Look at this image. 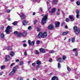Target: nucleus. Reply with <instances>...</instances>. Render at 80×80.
<instances>
[{
    "mask_svg": "<svg viewBox=\"0 0 80 80\" xmlns=\"http://www.w3.org/2000/svg\"><path fill=\"white\" fill-rule=\"evenodd\" d=\"M48 17V14H46L45 15L44 17L42 19V25L45 24L46 23V22H47V18Z\"/></svg>",
    "mask_w": 80,
    "mask_h": 80,
    "instance_id": "1",
    "label": "nucleus"
},
{
    "mask_svg": "<svg viewBox=\"0 0 80 80\" xmlns=\"http://www.w3.org/2000/svg\"><path fill=\"white\" fill-rule=\"evenodd\" d=\"M73 30L74 32L76 33V35H78L79 33H80V29L76 26H74L73 27Z\"/></svg>",
    "mask_w": 80,
    "mask_h": 80,
    "instance_id": "2",
    "label": "nucleus"
},
{
    "mask_svg": "<svg viewBox=\"0 0 80 80\" xmlns=\"http://www.w3.org/2000/svg\"><path fill=\"white\" fill-rule=\"evenodd\" d=\"M16 70H17V68H16V67H13V68L12 71L9 74V75H13L14 73L15 72Z\"/></svg>",
    "mask_w": 80,
    "mask_h": 80,
    "instance_id": "3",
    "label": "nucleus"
},
{
    "mask_svg": "<svg viewBox=\"0 0 80 80\" xmlns=\"http://www.w3.org/2000/svg\"><path fill=\"white\" fill-rule=\"evenodd\" d=\"M12 28V27L11 26H8L7 27L6 30H5V32L7 34H8L9 33V32H10V29Z\"/></svg>",
    "mask_w": 80,
    "mask_h": 80,
    "instance_id": "4",
    "label": "nucleus"
},
{
    "mask_svg": "<svg viewBox=\"0 0 80 80\" xmlns=\"http://www.w3.org/2000/svg\"><path fill=\"white\" fill-rule=\"evenodd\" d=\"M10 60V57L9 56H6L5 58V61L6 62H8Z\"/></svg>",
    "mask_w": 80,
    "mask_h": 80,
    "instance_id": "5",
    "label": "nucleus"
},
{
    "mask_svg": "<svg viewBox=\"0 0 80 80\" xmlns=\"http://www.w3.org/2000/svg\"><path fill=\"white\" fill-rule=\"evenodd\" d=\"M53 28H54V26L52 24L49 25L48 27V28L49 30H52L53 29Z\"/></svg>",
    "mask_w": 80,
    "mask_h": 80,
    "instance_id": "6",
    "label": "nucleus"
},
{
    "mask_svg": "<svg viewBox=\"0 0 80 80\" xmlns=\"http://www.w3.org/2000/svg\"><path fill=\"white\" fill-rule=\"evenodd\" d=\"M47 37V32H45L42 34V38H46Z\"/></svg>",
    "mask_w": 80,
    "mask_h": 80,
    "instance_id": "7",
    "label": "nucleus"
},
{
    "mask_svg": "<svg viewBox=\"0 0 80 80\" xmlns=\"http://www.w3.org/2000/svg\"><path fill=\"white\" fill-rule=\"evenodd\" d=\"M39 51L40 52H42V53H45V50L42 48L39 49Z\"/></svg>",
    "mask_w": 80,
    "mask_h": 80,
    "instance_id": "8",
    "label": "nucleus"
},
{
    "mask_svg": "<svg viewBox=\"0 0 80 80\" xmlns=\"http://www.w3.org/2000/svg\"><path fill=\"white\" fill-rule=\"evenodd\" d=\"M60 23L59 22H55V25L56 27H59V26H60Z\"/></svg>",
    "mask_w": 80,
    "mask_h": 80,
    "instance_id": "9",
    "label": "nucleus"
},
{
    "mask_svg": "<svg viewBox=\"0 0 80 80\" xmlns=\"http://www.w3.org/2000/svg\"><path fill=\"white\" fill-rule=\"evenodd\" d=\"M20 16V17L22 19H24L25 18V16L24 14H22L21 15L20 14H18Z\"/></svg>",
    "mask_w": 80,
    "mask_h": 80,
    "instance_id": "10",
    "label": "nucleus"
},
{
    "mask_svg": "<svg viewBox=\"0 0 80 80\" xmlns=\"http://www.w3.org/2000/svg\"><path fill=\"white\" fill-rule=\"evenodd\" d=\"M42 32H40L39 33L38 35V38H42Z\"/></svg>",
    "mask_w": 80,
    "mask_h": 80,
    "instance_id": "11",
    "label": "nucleus"
},
{
    "mask_svg": "<svg viewBox=\"0 0 80 80\" xmlns=\"http://www.w3.org/2000/svg\"><path fill=\"white\" fill-rule=\"evenodd\" d=\"M69 18L71 19V21H73L74 20V19L73 18H74V16L73 15H69Z\"/></svg>",
    "mask_w": 80,
    "mask_h": 80,
    "instance_id": "12",
    "label": "nucleus"
},
{
    "mask_svg": "<svg viewBox=\"0 0 80 80\" xmlns=\"http://www.w3.org/2000/svg\"><path fill=\"white\" fill-rule=\"evenodd\" d=\"M27 35V32H24L22 33V36H24V37H26Z\"/></svg>",
    "mask_w": 80,
    "mask_h": 80,
    "instance_id": "13",
    "label": "nucleus"
},
{
    "mask_svg": "<svg viewBox=\"0 0 80 80\" xmlns=\"http://www.w3.org/2000/svg\"><path fill=\"white\" fill-rule=\"evenodd\" d=\"M58 78L56 76L53 77L52 78V80H58Z\"/></svg>",
    "mask_w": 80,
    "mask_h": 80,
    "instance_id": "14",
    "label": "nucleus"
},
{
    "mask_svg": "<svg viewBox=\"0 0 80 80\" xmlns=\"http://www.w3.org/2000/svg\"><path fill=\"white\" fill-rule=\"evenodd\" d=\"M23 25H26L27 23V22H26V21L24 20L22 22Z\"/></svg>",
    "mask_w": 80,
    "mask_h": 80,
    "instance_id": "15",
    "label": "nucleus"
},
{
    "mask_svg": "<svg viewBox=\"0 0 80 80\" xmlns=\"http://www.w3.org/2000/svg\"><path fill=\"white\" fill-rule=\"evenodd\" d=\"M4 37H5V35H4V34L3 33H2L1 34V38H4Z\"/></svg>",
    "mask_w": 80,
    "mask_h": 80,
    "instance_id": "16",
    "label": "nucleus"
},
{
    "mask_svg": "<svg viewBox=\"0 0 80 80\" xmlns=\"http://www.w3.org/2000/svg\"><path fill=\"white\" fill-rule=\"evenodd\" d=\"M68 32H64L62 33V35H67V34H68Z\"/></svg>",
    "mask_w": 80,
    "mask_h": 80,
    "instance_id": "17",
    "label": "nucleus"
},
{
    "mask_svg": "<svg viewBox=\"0 0 80 80\" xmlns=\"http://www.w3.org/2000/svg\"><path fill=\"white\" fill-rule=\"evenodd\" d=\"M56 10V8H54L52 9L51 12H50V13H54L55 12V11Z\"/></svg>",
    "mask_w": 80,
    "mask_h": 80,
    "instance_id": "18",
    "label": "nucleus"
},
{
    "mask_svg": "<svg viewBox=\"0 0 80 80\" xmlns=\"http://www.w3.org/2000/svg\"><path fill=\"white\" fill-rule=\"evenodd\" d=\"M35 43V41H32V42H31V43H30V44H29L30 45H32L33 46L34 45V44Z\"/></svg>",
    "mask_w": 80,
    "mask_h": 80,
    "instance_id": "19",
    "label": "nucleus"
},
{
    "mask_svg": "<svg viewBox=\"0 0 80 80\" xmlns=\"http://www.w3.org/2000/svg\"><path fill=\"white\" fill-rule=\"evenodd\" d=\"M62 60V58H59L58 59V62H62L61 61V60Z\"/></svg>",
    "mask_w": 80,
    "mask_h": 80,
    "instance_id": "20",
    "label": "nucleus"
},
{
    "mask_svg": "<svg viewBox=\"0 0 80 80\" xmlns=\"http://www.w3.org/2000/svg\"><path fill=\"white\" fill-rule=\"evenodd\" d=\"M52 3L53 4H57V0H53Z\"/></svg>",
    "mask_w": 80,
    "mask_h": 80,
    "instance_id": "21",
    "label": "nucleus"
},
{
    "mask_svg": "<svg viewBox=\"0 0 80 80\" xmlns=\"http://www.w3.org/2000/svg\"><path fill=\"white\" fill-rule=\"evenodd\" d=\"M18 37H21V36H22V33H20L18 34Z\"/></svg>",
    "mask_w": 80,
    "mask_h": 80,
    "instance_id": "22",
    "label": "nucleus"
},
{
    "mask_svg": "<svg viewBox=\"0 0 80 80\" xmlns=\"http://www.w3.org/2000/svg\"><path fill=\"white\" fill-rule=\"evenodd\" d=\"M76 4H77V5H78V6H79V5H80V2L79 1H77L76 2Z\"/></svg>",
    "mask_w": 80,
    "mask_h": 80,
    "instance_id": "23",
    "label": "nucleus"
},
{
    "mask_svg": "<svg viewBox=\"0 0 80 80\" xmlns=\"http://www.w3.org/2000/svg\"><path fill=\"white\" fill-rule=\"evenodd\" d=\"M76 13L77 14H79L80 13V11L78 10H77L76 11Z\"/></svg>",
    "mask_w": 80,
    "mask_h": 80,
    "instance_id": "24",
    "label": "nucleus"
},
{
    "mask_svg": "<svg viewBox=\"0 0 80 80\" xmlns=\"http://www.w3.org/2000/svg\"><path fill=\"white\" fill-rule=\"evenodd\" d=\"M36 64L37 65H40V64H41V62L39 61H38L36 62Z\"/></svg>",
    "mask_w": 80,
    "mask_h": 80,
    "instance_id": "25",
    "label": "nucleus"
},
{
    "mask_svg": "<svg viewBox=\"0 0 80 80\" xmlns=\"http://www.w3.org/2000/svg\"><path fill=\"white\" fill-rule=\"evenodd\" d=\"M4 68H5V66L4 65L2 66L1 67V69L2 70H3V69H4Z\"/></svg>",
    "mask_w": 80,
    "mask_h": 80,
    "instance_id": "26",
    "label": "nucleus"
},
{
    "mask_svg": "<svg viewBox=\"0 0 80 80\" xmlns=\"http://www.w3.org/2000/svg\"><path fill=\"white\" fill-rule=\"evenodd\" d=\"M34 53L36 54H37V55H38L39 54V53L38 52V51H37V50H36L35 51Z\"/></svg>",
    "mask_w": 80,
    "mask_h": 80,
    "instance_id": "27",
    "label": "nucleus"
},
{
    "mask_svg": "<svg viewBox=\"0 0 80 80\" xmlns=\"http://www.w3.org/2000/svg\"><path fill=\"white\" fill-rule=\"evenodd\" d=\"M58 68H60V67H61V65H60V64L59 63H58Z\"/></svg>",
    "mask_w": 80,
    "mask_h": 80,
    "instance_id": "28",
    "label": "nucleus"
},
{
    "mask_svg": "<svg viewBox=\"0 0 80 80\" xmlns=\"http://www.w3.org/2000/svg\"><path fill=\"white\" fill-rule=\"evenodd\" d=\"M7 49L8 50H12V48L10 47H8L7 48Z\"/></svg>",
    "mask_w": 80,
    "mask_h": 80,
    "instance_id": "29",
    "label": "nucleus"
},
{
    "mask_svg": "<svg viewBox=\"0 0 80 80\" xmlns=\"http://www.w3.org/2000/svg\"><path fill=\"white\" fill-rule=\"evenodd\" d=\"M17 23V22L15 21L14 22L12 23V25H15Z\"/></svg>",
    "mask_w": 80,
    "mask_h": 80,
    "instance_id": "30",
    "label": "nucleus"
},
{
    "mask_svg": "<svg viewBox=\"0 0 80 80\" xmlns=\"http://www.w3.org/2000/svg\"><path fill=\"white\" fill-rule=\"evenodd\" d=\"M11 55L13 57V55H14V52H11Z\"/></svg>",
    "mask_w": 80,
    "mask_h": 80,
    "instance_id": "31",
    "label": "nucleus"
},
{
    "mask_svg": "<svg viewBox=\"0 0 80 80\" xmlns=\"http://www.w3.org/2000/svg\"><path fill=\"white\" fill-rule=\"evenodd\" d=\"M65 25V23L64 22H63L61 24L62 27H63V26H64Z\"/></svg>",
    "mask_w": 80,
    "mask_h": 80,
    "instance_id": "32",
    "label": "nucleus"
},
{
    "mask_svg": "<svg viewBox=\"0 0 80 80\" xmlns=\"http://www.w3.org/2000/svg\"><path fill=\"white\" fill-rule=\"evenodd\" d=\"M28 30H30L31 29H32V27L31 26H29L28 28Z\"/></svg>",
    "mask_w": 80,
    "mask_h": 80,
    "instance_id": "33",
    "label": "nucleus"
},
{
    "mask_svg": "<svg viewBox=\"0 0 80 80\" xmlns=\"http://www.w3.org/2000/svg\"><path fill=\"white\" fill-rule=\"evenodd\" d=\"M79 17H80V14H78L76 15V17L78 18H79Z\"/></svg>",
    "mask_w": 80,
    "mask_h": 80,
    "instance_id": "34",
    "label": "nucleus"
},
{
    "mask_svg": "<svg viewBox=\"0 0 80 80\" xmlns=\"http://www.w3.org/2000/svg\"><path fill=\"white\" fill-rule=\"evenodd\" d=\"M40 12H43V8H40Z\"/></svg>",
    "mask_w": 80,
    "mask_h": 80,
    "instance_id": "35",
    "label": "nucleus"
},
{
    "mask_svg": "<svg viewBox=\"0 0 80 80\" xmlns=\"http://www.w3.org/2000/svg\"><path fill=\"white\" fill-rule=\"evenodd\" d=\"M77 48H74L72 50V52H76L77 51Z\"/></svg>",
    "mask_w": 80,
    "mask_h": 80,
    "instance_id": "36",
    "label": "nucleus"
},
{
    "mask_svg": "<svg viewBox=\"0 0 80 80\" xmlns=\"http://www.w3.org/2000/svg\"><path fill=\"white\" fill-rule=\"evenodd\" d=\"M38 22V21H37V20H36L34 22V25H35L36 24V23H37Z\"/></svg>",
    "mask_w": 80,
    "mask_h": 80,
    "instance_id": "37",
    "label": "nucleus"
},
{
    "mask_svg": "<svg viewBox=\"0 0 80 80\" xmlns=\"http://www.w3.org/2000/svg\"><path fill=\"white\" fill-rule=\"evenodd\" d=\"M67 58V57H66V56H63V57H62V59L63 60H65V58Z\"/></svg>",
    "mask_w": 80,
    "mask_h": 80,
    "instance_id": "38",
    "label": "nucleus"
},
{
    "mask_svg": "<svg viewBox=\"0 0 80 80\" xmlns=\"http://www.w3.org/2000/svg\"><path fill=\"white\" fill-rule=\"evenodd\" d=\"M40 67V65H38L36 67L37 70V69H38V68H39Z\"/></svg>",
    "mask_w": 80,
    "mask_h": 80,
    "instance_id": "39",
    "label": "nucleus"
},
{
    "mask_svg": "<svg viewBox=\"0 0 80 80\" xmlns=\"http://www.w3.org/2000/svg\"><path fill=\"white\" fill-rule=\"evenodd\" d=\"M67 70H68V71H70V70H71V69L69 67H67Z\"/></svg>",
    "mask_w": 80,
    "mask_h": 80,
    "instance_id": "40",
    "label": "nucleus"
},
{
    "mask_svg": "<svg viewBox=\"0 0 80 80\" xmlns=\"http://www.w3.org/2000/svg\"><path fill=\"white\" fill-rule=\"evenodd\" d=\"M23 61H22L20 62V65L21 66L23 65Z\"/></svg>",
    "mask_w": 80,
    "mask_h": 80,
    "instance_id": "41",
    "label": "nucleus"
},
{
    "mask_svg": "<svg viewBox=\"0 0 80 80\" xmlns=\"http://www.w3.org/2000/svg\"><path fill=\"white\" fill-rule=\"evenodd\" d=\"M40 41L38 40L37 41L36 43L37 44H39V43H40Z\"/></svg>",
    "mask_w": 80,
    "mask_h": 80,
    "instance_id": "42",
    "label": "nucleus"
},
{
    "mask_svg": "<svg viewBox=\"0 0 80 80\" xmlns=\"http://www.w3.org/2000/svg\"><path fill=\"white\" fill-rule=\"evenodd\" d=\"M24 55L25 56H27V51H26L25 52H24Z\"/></svg>",
    "mask_w": 80,
    "mask_h": 80,
    "instance_id": "43",
    "label": "nucleus"
},
{
    "mask_svg": "<svg viewBox=\"0 0 80 80\" xmlns=\"http://www.w3.org/2000/svg\"><path fill=\"white\" fill-rule=\"evenodd\" d=\"M11 11L10 9L7 10V13H9Z\"/></svg>",
    "mask_w": 80,
    "mask_h": 80,
    "instance_id": "44",
    "label": "nucleus"
},
{
    "mask_svg": "<svg viewBox=\"0 0 80 80\" xmlns=\"http://www.w3.org/2000/svg\"><path fill=\"white\" fill-rule=\"evenodd\" d=\"M28 43H29V45H30V43H31V41L30 40H29L28 41Z\"/></svg>",
    "mask_w": 80,
    "mask_h": 80,
    "instance_id": "45",
    "label": "nucleus"
},
{
    "mask_svg": "<svg viewBox=\"0 0 80 80\" xmlns=\"http://www.w3.org/2000/svg\"><path fill=\"white\" fill-rule=\"evenodd\" d=\"M72 42H75V38H72Z\"/></svg>",
    "mask_w": 80,
    "mask_h": 80,
    "instance_id": "46",
    "label": "nucleus"
},
{
    "mask_svg": "<svg viewBox=\"0 0 80 80\" xmlns=\"http://www.w3.org/2000/svg\"><path fill=\"white\" fill-rule=\"evenodd\" d=\"M75 56H78V52H75Z\"/></svg>",
    "mask_w": 80,
    "mask_h": 80,
    "instance_id": "47",
    "label": "nucleus"
},
{
    "mask_svg": "<svg viewBox=\"0 0 80 80\" xmlns=\"http://www.w3.org/2000/svg\"><path fill=\"white\" fill-rule=\"evenodd\" d=\"M66 22H69V21H70V20L68 18H67L66 19Z\"/></svg>",
    "mask_w": 80,
    "mask_h": 80,
    "instance_id": "48",
    "label": "nucleus"
},
{
    "mask_svg": "<svg viewBox=\"0 0 80 80\" xmlns=\"http://www.w3.org/2000/svg\"><path fill=\"white\" fill-rule=\"evenodd\" d=\"M37 31L40 32V29H39L38 28H37Z\"/></svg>",
    "mask_w": 80,
    "mask_h": 80,
    "instance_id": "49",
    "label": "nucleus"
},
{
    "mask_svg": "<svg viewBox=\"0 0 80 80\" xmlns=\"http://www.w3.org/2000/svg\"><path fill=\"white\" fill-rule=\"evenodd\" d=\"M23 46H24L25 47H26L27 46V45L25 43L23 44Z\"/></svg>",
    "mask_w": 80,
    "mask_h": 80,
    "instance_id": "50",
    "label": "nucleus"
},
{
    "mask_svg": "<svg viewBox=\"0 0 80 80\" xmlns=\"http://www.w3.org/2000/svg\"><path fill=\"white\" fill-rule=\"evenodd\" d=\"M18 33V32L16 31L14 32V33L15 35H16V34H17V33Z\"/></svg>",
    "mask_w": 80,
    "mask_h": 80,
    "instance_id": "51",
    "label": "nucleus"
},
{
    "mask_svg": "<svg viewBox=\"0 0 80 80\" xmlns=\"http://www.w3.org/2000/svg\"><path fill=\"white\" fill-rule=\"evenodd\" d=\"M18 80H23V78H18Z\"/></svg>",
    "mask_w": 80,
    "mask_h": 80,
    "instance_id": "52",
    "label": "nucleus"
},
{
    "mask_svg": "<svg viewBox=\"0 0 80 80\" xmlns=\"http://www.w3.org/2000/svg\"><path fill=\"white\" fill-rule=\"evenodd\" d=\"M51 53H54V51L51 50Z\"/></svg>",
    "mask_w": 80,
    "mask_h": 80,
    "instance_id": "53",
    "label": "nucleus"
},
{
    "mask_svg": "<svg viewBox=\"0 0 80 80\" xmlns=\"http://www.w3.org/2000/svg\"><path fill=\"white\" fill-rule=\"evenodd\" d=\"M16 62H19V60L18 59H17L16 60Z\"/></svg>",
    "mask_w": 80,
    "mask_h": 80,
    "instance_id": "54",
    "label": "nucleus"
},
{
    "mask_svg": "<svg viewBox=\"0 0 80 80\" xmlns=\"http://www.w3.org/2000/svg\"><path fill=\"white\" fill-rule=\"evenodd\" d=\"M13 65H14V63H12L11 64V66L13 67Z\"/></svg>",
    "mask_w": 80,
    "mask_h": 80,
    "instance_id": "55",
    "label": "nucleus"
},
{
    "mask_svg": "<svg viewBox=\"0 0 80 80\" xmlns=\"http://www.w3.org/2000/svg\"><path fill=\"white\" fill-rule=\"evenodd\" d=\"M65 28H68V26H67V25H66L65 26Z\"/></svg>",
    "mask_w": 80,
    "mask_h": 80,
    "instance_id": "56",
    "label": "nucleus"
},
{
    "mask_svg": "<svg viewBox=\"0 0 80 80\" xmlns=\"http://www.w3.org/2000/svg\"><path fill=\"white\" fill-rule=\"evenodd\" d=\"M22 42L23 43H26V41L24 40L22 41Z\"/></svg>",
    "mask_w": 80,
    "mask_h": 80,
    "instance_id": "57",
    "label": "nucleus"
},
{
    "mask_svg": "<svg viewBox=\"0 0 80 80\" xmlns=\"http://www.w3.org/2000/svg\"><path fill=\"white\" fill-rule=\"evenodd\" d=\"M52 59H51L49 60V62H52Z\"/></svg>",
    "mask_w": 80,
    "mask_h": 80,
    "instance_id": "58",
    "label": "nucleus"
},
{
    "mask_svg": "<svg viewBox=\"0 0 80 80\" xmlns=\"http://www.w3.org/2000/svg\"><path fill=\"white\" fill-rule=\"evenodd\" d=\"M32 15H35V12H33Z\"/></svg>",
    "mask_w": 80,
    "mask_h": 80,
    "instance_id": "59",
    "label": "nucleus"
},
{
    "mask_svg": "<svg viewBox=\"0 0 80 80\" xmlns=\"http://www.w3.org/2000/svg\"><path fill=\"white\" fill-rule=\"evenodd\" d=\"M51 8V7H49L48 8V10H50Z\"/></svg>",
    "mask_w": 80,
    "mask_h": 80,
    "instance_id": "60",
    "label": "nucleus"
},
{
    "mask_svg": "<svg viewBox=\"0 0 80 80\" xmlns=\"http://www.w3.org/2000/svg\"><path fill=\"white\" fill-rule=\"evenodd\" d=\"M48 3H49V0L47 2V4H48Z\"/></svg>",
    "mask_w": 80,
    "mask_h": 80,
    "instance_id": "61",
    "label": "nucleus"
},
{
    "mask_svg": "<svg viewBox=\"0 0 80 80\" xmlns=\"http://www.w3.org/2000/svg\"><path fill=\"white\" fill-rule=\"evenodd\" d=\"M32 66H35V63H32Z\"/></svg>",
    "mask_w": 80,
    "mask_h": 80,
    "instance_id": "62",
    "label": "nucleus"
},
{
    "mask_svg": "<svg viewBox=\"0 0 80 80\" xmlns=\"http://www.w3.org/2000/svg\"><path fill=\"white\" fill-rule=\"evenodd\" d=\"M37 0H33V2H37Z\"/></svg>",
    "mask_w": 80,
    "mask_h": 80,
    "instance_id": "63",
    "label": "nucleus"
},
{
    "mask_svg": "<svg viewBox=\"0 0 80 80\" xmlns=\"http://www.w3.org/2000/svg\"><path fill=\"white\" fill-rule=\"evenodd\" d=\"M33 80H37V79H36V78H33Z\"/></svg>",
    "mask_w": 80,
    "mask_h": 80,
    "instance_id": "64",
    "label": "nucleus"
}]
</instances>
